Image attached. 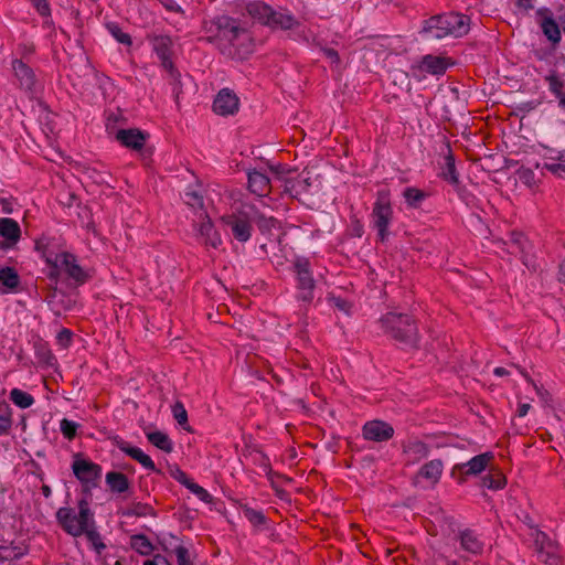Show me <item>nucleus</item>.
I'll list each match as a JSON object with an SVG mask.
<instances>
[{"mask_svg":"<svg viewBox=\"0 0 565 565\" xmlns=\"http://www.w3.org/2000/svg\"><path fill=\"white\" fill-rule=\"evenodd\" d=\"M215 34L210 38L222 54L244 57L250 53V36L239 22L228 15H217L212 20Z\"/></svg>","mask_w":565,"mask_h":565,"instance_id":"nucleus-1","label":"nucleus"},{"mask_svg":"<svg viewBox=\"0 0 565 565\" xmlns=\"http://www.w3.org/2000/svg\"><path fill=\"white\" fill-rule=\"evenodd\" d=\"M469 29L470 18L468 15L449 12L425 20L420 33L428 40H441L446 36H463Z\"/></svg>","mask_w":565,"mask_h":565,"instance_id":"nucleus-2","label":"nucleus"},{"mask_svg":"<svg viewBox=\"0 0 565 565\" xmlns=\"http://www.w3.org/2000/svg\"><path fill=\"white\" fill-rule=\"evenodd\" d=\"M384 332L393 340L409 348H416L419 341L415 321L404 313L387 312L381 319Z\"/></svg>","mask_w":565,"mask_h":565,"instance_id":"nucleus-3","label":"nucleus"},{"mask_svg":"<svg viewBox=\"0 0 565 565\" xmlns=\"http://www.w3.org/2000/svg\"><path fill=\"white\" fill-rule=\"evenodd\" d=\"M93 513L86 499L78 501V514L71 508H60L56 512V520L61 527L72 536H81L89 527Z\"/></svg>","mask_w":565,"mask_h":565,"instance_id":"nucleus-4","label":"nucleus"},{"mask_svg":"<svg viewBox=\"0 0 565 565\" xmlns=\"http://www.w3.org/2000/svg\"><path fill=\"white\" fill-rule=\"evenodd\" d=\"M72 470L86 492H89L90 488L97 487V481L102 477V467L90 460L82 458L79 454L74 456Z\"/></svg>","mask_w":565,"mask_h":565,"instance_id":"nucleus-5","label":"nucleus"},{"mask_svg":"<svg viewBox=\"0 0 565 565\" xmlns=\"http://www.w3.org/2000/svg\"><path fill=\"white\" fill-rule=\"evenodd\" d=\"M393 215L388 194L379 192L376 202L374 203L372 216L377 235L384 242L388 235L387 228Z\"/></svg>","mask_w":565,"mask_h":565,"instance_id":"nucleus-6","label":"nucleus"},{"mask_svg":"<svg viewBox=\"0 0 565 565\" xmlns=\"http://www.w3.org/2000/svg\"><path fill=\"white\" fill-rule=\"evenodd\" d=\"M148 40L151 43L152 49L158 55L159 60L161 61L162 67L170 73L175 82H179L180 74L174 68L173 62L171 60L173 46L172 39L169 35L153 34L148 35Z\"/></svg>","mask_w":565,"mask_h":565,"instance_id":"nucleus-7","label":"nucleus"},{"mask_svg":"<svg viewBox=\"0 0 565 565\" xmlns=\"http://www.w3.org/2000/svg\"><path fill=\"white\" fill-rule=\"evenodd\" d=\"M295 273L297 275V282L299 289V299L310 302L313 299V290L316 287L315 279L310 269V264L305 258H299L294 264Z\"/></svg>","mask_w":565,"mask_h":565,"instance_id":"nucleus-8","label":"nucleus"},{"mask_svg":"<svg viewBox=\"0 0 565 565\" xmlns=\"http://www.w3.org/2000/svg\"><path fill=\"white\" fill-rule=\"evenodd\" d=\"M531 535L533 537L537 558L548 565H558L559 556L557 553V546L548 539V536L540 530H534Z\"/></svg>","mask_w":565,"mask_h":565,"instance_id":"nucleus-9","label":"nucleus"},{"mask_svg":"<svg viewBox=\"0 0 565 565\" xmlns=\"http://www.w3.org/2000/svg\"><path fill=\"white\" fill-rule=\"evenodd\" d=\"M58 259L61 269L64 270L67 277L72 279L76 285H83L88 280V273L82 266H79L74 254L68 252L60 253Z\"/></svg>","mask_w":565,"mask_h":565,"instance_id":"nucleus-10","label":"nucleus"},{"mask_svg":"<svg viewBox=\"0 0 565 565\" xmlns=\"http://www.w3.org/2000/svg\"><path fill=\"white\" fill-rule=\"evenodd\" d=\"M238 108L239 99L236 94L228 88L221 89L213 102V110L221 116L234 115L238 111Z\"/></svg>","mask_w":565,"mask_h":565,"instance_id":"nucleus-11","label":"nucleus"},{"mask_svg":"<svg viewBox=\"0 0 565 565\" xmlns=\"http://www.w3.org/2000/svg\"><path fill=\"white\" fill-rule=\"evenodd\" d=\"M363 437L366 440L382 443L391 439L394 435V428L382 420H371L363 426Z\"/></svg>","mask_w":565,"mask_h":565,"instance_id":"nucleus-12","label":"nucleus"},{"mask_svg":"<svg viewBox=\"0 0 565 565\" xmlns=\"http://www.w3.org/2000/svg\"><path fill=\"white\" fill-rule=\"evenodd\" d=\"M222 221L225 225H227L233 236L239 242H247L252 235V225L249 221L242 215H227L223 216Z\"/></svg>","mask_w":565,"mask_h":565,"instance_id":"nucleus-13","label":"nucleus"},{"mask_svg":"<svg viewBox=\"0 0 565 565\" xmlns=\"http://www.w3.org/2000/svg\"><path fill=\"white\" fill-rule=\"evenodd\" d=\"M200 216L202 217V222L199 224L196 230L198 236L206 247L217 248L222 244L220 234L214 228V225L206 212H202Z\"/></svg>","mask_w":565,"mask_h":565,"instance_id":"nucleus-14","label":"nucleus"},{"mask_svg":"<svg viewBox=\"0 0 565 565\" xmlns=\"http://www.w3.org/2000/svg\"><path fill=\"white\" fill-rule=\"evenodd\" d=\"M148 135L138 128L119 129L116 132V140L124 147L139 151L143 148Z\"/></svg>","mask_w":565,"mask_h":565,"instance_id":"nucleus-15","label":"nucleus"},{"mask_svg":"<svg viewBox=\"0 0 565 565\" xmlns=\"http://www.w3.org/2000/svg\"><path fill=\"white\" fill-rule=\"evenodd\" d=\"M114 444L117 448L124 451L126 455L131 457L134 460L138 461L142 467L148 470L156 471V465L153 460L146 455L140 448L134 447L124 439L116 437L114 438Z\"/></svg>","mask_w":565,"mask_h":565,"instance_id":"nucleus-16","label":"nucleus"},{"mask_svg":"<svg viewBox=\"0 0 565 565\" xmlns=\"http://www.w3.org/2000/svg\"><path fill=\"white\" fill-rule=\"evenodd\" d=\"M492 459V452H483L475 456L465 463L456 466V469L460 470V472L465 476H476L481 473Z\"/></svg>","mask_w":565,"mask_h":565,"instance_id":"nucleus-17","label":"nucleus"},{"mask_svg":"<svg viewBox=\"0 0 565 565\" xmlns=\"http://www.w3.org/2000/svg\"><path fill=\"white\" fill-rule=\"evenodd\" d=\"M537 14L542 15L541 29L544 35L553 43L558 44L561 41V30L551 11L547 8L537 10Z\"/></svg>","mask_w":565,"mask_h":565,"instance_id":"nucleus-18","label":"nucleus"},{"mask_svg":"<svg viewBox=\"0 0 565 565\" xmlns=\"http://www.w3.org/2000/svg\"><path fill=\"white\" fill-rule=\"evenodd\" d=\"M248 189L252 193L258 196H266L270 192L269 178L257 170L249 171L248 174Z\"/></svg>","mask_w":565,"mask_h":565,"instance_id":"nucleus-19","label":"nucleus"},{"mask_svg":"<svg viewBox=\"0 0 565 565\" xmlns=\"http://www.w3.org/2000/svg\"><path fill=\"white\" fill-rule=\"evenodd\" d=\"M403 452L408 463H416L429 455V446L420 440H409L403 446Z\"/></svg>","mask_w":565,"mask_h":565,"instance_id":"nucleus-20","label":"nucleus"},{"mask_svg":"<svg viewBox=\"0 0 565 565\" xmlns=\"http://www.w3.org/2000/svg\"><path fill=\"white\" fill-rule=\"evenodd\" d=\"M300 25V22L287 10H274L268 26L281 30H292Z\"/></svg>","mask_w":565,"mask_h":565,"instance_id":"nucleus-21","label":"nucleus"},{"mask_svg":"<svg viewBox=\"0 0 565 565\" xmlns=\"http://www.w3.org/2000/svg\"><path fill=\"white\" fill-rule=\"evenodd\" d=\"M443 461L440 459H433L422 466L416 475V478L426 479L430 484L435 486L439 481L443 475Z\"/></svg>","mask_w":565,"mask_h":565,"instance_id":"nucleus-22","label":"nucleus"},{"mask_svg":"<svg viewBox=\"0 0 565 565\" xmlns=\"http://www.w3.org/2000/svg\"><path fill=\"white\" fill-rule=\"evenodd\" d=\"M460 546L463 551L478 555L483 551V542L470 529H466L459 533Z\"/></svg>","mask_w":565,"mask_h":565,"instance_id":"nucleus-23","label":"nucleus"},{"mask_svg":"<svg viewBox=\"0 0 565 565\" xmlns=\"http://www.w3.org/2000/svg\"><path fill=\"white\" fill-rule=\"evenodd\" d=\"M105 482L109 490L116 494L126 493L130 488V482L126 475L118 471H109L106 473Z\"/></svg>","mask_w":565,"mask_h":565,"instance_id":"nucleus-24","label":"nucleus"},{"mask_svg":"<svg viewBox=\"0 0 565 565\" xmlns=\"http://www.w3.org/2000/svg\"><path fill=\"white\" fill-rule=\"evenodd\" d=\"M21 235V230L17 221L13 218H0V236L8 241L7 246L14 245Z\"/></svg>","mask_w":565,"mask_h":565,"instance_id":"nucleus-25","label":"nucleus"},{"mask_svg":"<svg viewBox=\"0 0 565 565\" xmlns=\"http://www.w3.org/2000/svg\"><path fill=\"white\" fill-rule=\"evenodd\" d=\"M13 70L20 85L26 89H32L35 84V75L32 68L21 60H15L13 61Z\"/></svg>","mask_w":565,"mask_h":565,"instance_id":"nucleus-26","label":"nucleus"},{"mask_svg":"<svg viewBox=\"0 0 565 565\" xmlns=\"http://www.w3.org/2000/svg\"><path fill=\"white\" fill-rule=\"evenodd\" d=\"M246 10L253 19L268 25L273 14V8L264 2H250L247 4Z\"/></svg>","mask_w":565,"mask_h":565,"instance_id":"nucleus-27","label":"nucleus"},{"mask_svg":"<svg viewBox=\"0 0 565 565\" xmlns=\"http://www.w3.org/2000/svg\"><path fill=\"white\" fill-rule=\"evenodd\" d=\"M146 437L150 444L160 450L170 454L173 451V443L169 436L162 431H146Z\"/></svg>","mask_w":565,"mask_h":565,"instance_id":"nucleus-28","label":"nucleus"},{"mask_svg":"<svg viewBox=\"0 0 565 565\" xmlns=\"http://www.w3.org/2000/svg\"><path fill=\"white\" fill-rule=\"evenodd\" d=\"M422 68L434 75L444 74L447 70L446 60L439 56L426 55L422 61Z\"/></svg>","mask_w":565,"mask_h":565,"instance_id":"nucleus-29","label":"nucleus"},{"mask_svg":"<svg viewBox=\"0 0 565 565\" xmlns=\"http://www.w3.org/2000/svg\"><path fill=\"white\" fill-rule=\"evenodd\" d=\"M544 81L548 85L550 92L557 98L565 94V81L557 71L552 70L544 76Z\"/></svg>","mask_w":565,"mask_h":565,"instance_id":"nucleus-30","label":"nucleus"},{"mask_svg":"<svg viewBox=\"0 0 565 565\" xmlns=\"http://www.w3.org/2000/svg\"><path fill=\"white\" fill-rule=\"evenodd\" d=\"M131 547L141 555H150L154 547L143 534H135L130 537Z\"/></svg>","mask_w":565,"mask_h":565,"instance_id":"nucleus-31","label":"nucleus"},{"mask_svg":"<svg viewBox=\"0 0 565 565\" xmlns=\"http://www.w3.org/2000/svg\"><path fill=\"white\" fill-rule=\"evenodd\" d=\"M441 177L451 184H457L459 182L455 159L451 153L445 157V167L443 168Z\"/></svg>","mask_w":565,"mask_h":565,"instance_id":"nucleus-32","label":"nucleus"},{"mask_svg":"<svg viewBox=\"0 0 565 565\" xmlns=\"http://www.w3.org/2000/svg\"><path fill=\"white\" fill-rule=\"evenodd\" d=\"M0 281L9 289H15L20 282L17 270L12 267H3L0 269Z\"/></svg>","mask_w":565,"mask_h":565,"instance_id":"nucleus-33","label":"nucleus"},{"mask_svg":"<svg viewBox=\"0 0 565 565\" xmlns=\"http://www.w3.org/2000/svg\"><path fill=\"white\" fill-rule=\"evenodd\" d=\"M10 399L20 408H28L34 403V397L20 388H13L10 392Z\"/></svg>","mask_w":565,"mask_h":565,"instance_id":"nucleus-34","label":"nucleus"},{"mask_svg":"<svg viewBox=\"0 0 565 565\" xmlns=\"http://www.w3.org/2000/svg\"><path fill=\"white\" fill-rule=\"evenodd\" d=\"M43 256L45 258L46 264L51 266V270L49 271L47 277L51 281L56 284L61 269L58 254L53 255L52 253H47L46 250H44Z\"/></svg>","mask_w":565,"mask_h":565,"instance_id":"nucleus-35","label":"nucleus"},{"mask_svg":"<svg viewBox=\"0 0 565 565\" xmlns=\"http://www.w3.org/2000/svg\"><path fill=\"white\" fill-rule=\"evenodd\" d=\"M482 487L491 490H500L505 486V477L501 472L487 475L481 479Z\"/></svg>","mask_w":565,"mask_h":565,"instance_id":"nucleus-36","label":"nucleus"},{"mask_svg":"<svg viewBox=\"0 0 565 565\" xmlns=\"http://www.w3.org/2000/svg\"><path fill=\"white\" fill-rule=\"evenodd\" d=\"M403 195L407 204L412 207H418L423 200L426 198V193L417 188H406Z\"/></svg>","mask_w":565,"mask_h":565,"instance_id":"nucleus-37","label":"nucleus"},{"mask_svg":"<svg viewBox=\"0 0 565 565\" xmlns=\"http://www.w3.org/2000/svg\"><path fill=\"white\" fill-rule=\"evenodd\" d=\"M24 555V550L20 546H0V561H17Z\"/></svg>","mask_w":565,"mask_h":565,"instance_id":"nucleus-38","label":"nucleus"},{"mask_svg":"<svg viewBox=\"0 0 565 565\" xmlns=\"http://www.w3.org/2000/svg\"><path fill=\"white\" fill-rule=\"evenodd\" d=\"M184 203L192 209L203 210L204 201L203 196L199 191L195 190H186L183 196Z\"/></svg>","mask_w":565,"mask_h":565,"instance_id":"nucleus-39","label":"nucleus"},{"mask_svg":"<svg viewBox=\"0 0 565 565\" xmlns=\"http://www.w3.org/2000/svg\"><path fill=\"white\" fill-rule=\"evenodd\" d=\"M173 417L177 423L183 427V429L191 431L190 426H188V413L184 408L183 404L177 402L172 407Z\"/></svg>","mask_w":565,"mask_h":565,"instance_id":"nucleus-40","label":"nucleus"},{"mask_svg":"<svg viewBox=\"0 0 565 565\" xmlns=\"http://www.w3.org/2000/svg\"><path fill=\"white\" fill-rule=\"evenodd\" d=\"M526 239L521 233H512L509 241V252L511 254L522 253L525 247Z\"/></svg>","mask_w":565,"mask_h":565,"instance_id":"nucleus-41","label":"nucleus"},{"mask_svg":"<svg viewBox=\"0 0 565 565\" xmlns=\"http://www.w3.org/2000/svg\"><path fill=\"white\" fill-rule=\"evenodd\" d=\"M244 516L253 524V525H263L266 522V518L264 513L259 510H255L248 507L243 508Z\"/></svg>","mask_w":565,"mask_h":565,"instance_id":"nucleus-42","label":"nucleus"},{"mask_svg":"<svg viewBox=\"0 0 565 565\" xmlns=\"http://www.w3.org/2000/svg\"><path fill=\"white\" fill-rule=\"evenodd\" d=\"M254 221L256 222L259 231L263 233L269 232L277 224V220L275 217H273V216L267 217L259 213L255 214Z\"/></svg>","mask_w":565,"mask_h":565,"instance_id":"nucleus-43","label":"nucleus"},{"mask_svg":"<svg viewBox=\"0 0 565 565\" xmlns=\"http://www.w3.org/2000/svg\"><path fill=\"white\" fill-rule=\"evenodd\" d=\"M126 516H147L152 515V508L145 503H136L124 513Z\"/></svg>","mask_w":565,"mask_h":565,"instance_id":"nucleus-44","label":"nucleus"},{"mask_svg":"<svg viewBox=\"0 0 565 565\" xmlns=\"http://www.w3.org/2000/svg\"><path fill=\"white\" fill-rule=\"evenodd\" d=\"M60 428L63 436L66 439L72 440L76 435L78 424L66 418H63L60 423Z\"/></svg>","mask_w":565,"mask_h":565,"instance_id":"nucleus-45","label":"nucleus"},{"mask_svg":"<svg viewBox=\"0 0 565 565\" xmlns=\"http://www.w3.org/2000/svg\"><path fill=\"white\" fill-rule=\"evenodd\" d=\"M107 29L111 33V35L121 44H131V38L128 33L122 32V30L116 23H109Z\"/></svg>","mask_w":565,"mask_h":565,"instance_id":"nucleus-46","label":"nucleus"},{"mask_svg":"<svg viewBox=\"0 0 565 565\" xmlns=\"http://www.w3.org/2000/svg\"><path fill=\"white\" fill-rule=\"evenodd\" d=\"M186 489L205 503H211L213 501V497L203 487L195 483L194 481H192Z\"/></svg>","mask_w":565,"mask_h":565,"instance_id":"nucleus-47","label":"nucleus"},{"mask_svg":"<svg viewBox=\"0 0 565 565\" xmlns=\"http://www.w3.org/2000/svg\"><path fill=\"white\" fill-rule=\"evenodd\" d=\"M328 301H329V303H331L332 306L338 308L340 311H343L347 315L350 313L351 303L348 302L347 300H344V299H342L340 297H337L334 295H329L328 296Z\"/></svg>","mask_w":565,"mask_h":565,"instance_id":"nucleus-48","label":"nucleus"},{"mask_svg":"<svg viewBox=\"0 0 565 565\" xmlns=\"http://www.w3.org/2000/svg\"><path fill=\"white\" fill-rule=\"evenodd\" d=\"M179 539L171 534V533H168V534H162L160 537H159V544L162 546V548L166 551V552H169V551H174V547L177 545H174V542H178Z\"/></svg>","mask_w":565,"mask_h":565,"instance_id":"nucleus-49","label":"nucleus"},{"mask_svg":"<svg viewBox=\"0 0 565 565\" xmlns=\"http://www.w3.org/2000/svg\"><path fill=\"white\" fill-rule=\"evenodd\" d=\"M177 555L178 565H190L189 551L183 545H177L174 547Z\"/></svg>","mask_w":565,"mask_h":565,"instance_id":"nucleus-50","label":"nucleus"},{"mask_svg":"<svg viewBox=\"0 0 565 565\" xmlns=\"http://www.w3.org/2000/svg\"><path fill=\"white\" fill-rule=\"evenodd\" d=\"M544 168L554 175L565 179V164L562 163H544Z\"/></svg>","mask_w":565,"mask_h":565,"instance_id":"nucleus-51","label":"nucleus"},{"mask_svg":"<svg viewBox=\"0 0 565 565\" xmlns=\"http://www.w3.org/2000/svg\"><path fill=\"white\" fill-rule=\"evenodd\" d=\"M12 419L10 415H0V435H6L10 430Z\"/></svg>","mask_w":565,"mask_h":565,"instance_id":"nucleus-52","label":"nucleus"},{"mask_svg":"<svg viewBox=\"0 0 565 565\" xmlns=\"http://www.w3.org/2000/svg\"><path fill=\"white\" fill-rule=\"evenodd\" d=\"M541 103L539 100L523 102L518 106V110L523 114H527V113L534 110Z\"/></svg>","mask_w":565,"mask_h":565,"instance_id":"nucleus-53","label":"nucleus"},{"mask_svg":"<svg viewBox=\"0 0 565 565\" xmlns=\"http://www.w3.org/2000/svg\"><path fill=\"white\" fill-rule=\"evenodd\" d=\"M34 7L41 15H50V6L46 0H34Z\"/></svg>","mask_w":565,"mask_h":565,"instance_id":"nucleus-54","label":"nucleus"},{"mask_svg":"<svg viewBox=\"0 0 565 565\" xmlns=\"http://www.w3.org/2000/svg\"><path fill=\"white\" fill-rule=\"evenodd\" d=\"M71 340H72V332L68 329H63L57 334V341L64 348H66L71 343Z\"/></svg>","mask_w":565,"mask_h":565,"instance_id":"nucleus-55","label":"nucleus"},{"mask_svg":"<svg viewBox=\"0 0 565 565\" xmlns=\"http://www.w3.org/2000/svg\"><path fill=\"white\" fill-rule=\"evenodd\" d=\"M524 377L534 386L537 395L544 401L546 402L548 398H550V393L544 390L543 387H540L535 384V382L526 374V373H523Z\"/></svg>","mask_w":565,"mask_h":565,"instance_id":"nucleus-56","label":"nucleus"},{"mask_svg":"<svg viewBox=\"0 0 565 565\" xmlns=\"http://www.w3.org/2000/svg\"><path fill=\"white\" fill-rule=\"evenodd\" d=\"M174 478L178 482H180L185 488H188V486L192 482V480L188 477V475L182 470H178L177 475H174Z\"/></svg>","mask_w":565,"mask_h":565,"instance_id":"nucleus-57","label":"nucleus"},{"mask_svg":"<svg viewBox=\"0 0 565 565\" xmlns=\"http://www.w3.org/2000/svg\"><path fill=\"white\" fill-rule=\"evenodd\" d=\"M323 53L333 63H339L340 62V56H339L338 52L334 49L326 47V49H323Z\"/></svg>","mask_w":565,"mask_h":565,"instance_id":"nucleus-58","label":"nucleus"},{"mask_svg":"<svg viewBox=\"0 0 565 565\" xmlns=\"http://www.w3.org/2000/svg\"><path fill=\"white\" fill-rule=\"evenodd\" d=\"M532 1L533 0H518L515 6L523 11H529L533 8Z\"/></svg>","mask_w":565,"mask_h":565,"instance_id":"nucleus-59","label":"nucleus"},{"mask_svg":"<svg viewBox=\"0 0 565 565\" xmlns=\"http://www.w3.org/2000/svg\"><path fill=\"white\" fill-rule=\"evenodd\" d=\"M163 6L170 10V11H174V12H179L181 11V8L180 6H178L173 0H161Z\"/></svg>","mask_w":565,"mask_h":565,"instance_id":"nucleus-60","label":"nucleus"},{"mask_svg":"<svg viewBox=\"0 0 565 565\" xmlns=\"http://www.w3.org/2000/svg\"><path fill=\"white\" fill-rule=\"evenodd\" d=\"M270 170L276 174H285L290 172L289 169H287L285 166L277 164V166H270Z\"/></svg>","mask_w":565,"mask_h":565,"instance_id":"nucleus-61","label":"nucleus"},{"mask_svg":"<svg viewBox=\"0 0 565 565\" xmlns=\"http://www.w3.org/2000/svg\"><path fill=\"white\" fill-rule=\"evenodd\" d=\"M534 178V174L532 171H524L520 173V179L523 180L525 183H530Z\"/></svg>","mask_w":565,"mask_h":565,"instance_id":"nucleus-62","label":"nucleus"},{"mask_svg":"<svg viewBox=\"0 0 565 565\" xmlns=\"http://www.w3.org/2000/svg\"><path fill=\"white\" fill-rule=\"evenodd\" d=\"M558 280L563 284H565V258L563 259V262L559 264V269H558Z\"/></svg>","mask_w":565,"mask_h":565,"instance_id":"nucleus-63","label":"nucleus"},{"mask_svg":"<svg viewBox=\"0 0 565 565\" xmlns=\"http://www.w3.org/2000/svg\"><path fill=\"white\" fill-rule=\"evenodd\" d=\"M153 558L157 561L158 565H170V562L163 555L157 554L153 556Z\"/></svg>","mask_w":565,"mask_h":565,"instance_id":"nucleus-64","label":"nucleus"}]
</instances>
